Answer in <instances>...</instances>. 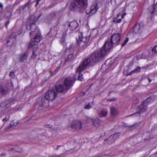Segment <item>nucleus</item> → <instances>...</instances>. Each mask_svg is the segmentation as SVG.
<instances>
[{"label": "nucleus", "instance_id": "f257e3e1", "mask_svg": "<svg viewBox=\"0 0 157 157\" xmlns=\"http://www.w3.org/2000/svg\"><path fill=\"white\" fill-rule=\"evenodd\" d=\"M108 51L103 46L99 50L95 51L93 52L90 58H87L84 59L82 63L80 65V67H82V69L86 68L90 63L91 65L93 66L96 63L98 62L106 55Z\"/></svg>", "mask_w": 157, "mask_h": 157}, {"label": "nucleus", "instance_id": "f03ea898", "mask_svg": "<svg viewBox=\"0 0 157 157\" xmlns=\"http://www.w3.org/2000/svg\"><path fill=\"white\" fill-rule=\"evenodd\" d=\"M57 86H55L51 90H48L46 93L44 98H42L38 106L39 110H41L43 107H47L49 106V101H52L57 97V93H60L56 89Z\"/></svg>", "mask_w": 157, "mask_h": 157}, {"label": "nucleus", "instance_id": "7ed1b4c3", "mask_svg": "<svg viewBox=\"0 0 157 157\" xmlns=\"http://www.w3.org/2000/svg\"><path fill=\"white\" fill-rule=\"evenodd\" d=\"M78 35V39L76 38L77 47L79 50L82 51L90 44V36H83L82 33H79Z\"/></svg>", "mask_w": 157, "mask_h": 157}, {"label": "nucleus", "instance_id": "20e7f679", "mask_svg": "<svg viewBox=\"0 0 157 157\" xmlns=\"http://www.w3.org/2000/svg\"><path fill=\"white\" fill-rule=\"evenodd\" d=\"M121 35L119 33L114 34L111 36L110 40H108L105 43L104 46L109 51L111 48L120 44L121 39Z\"/></svg>", "mask_w": 157, "mask_h": 157}, {"label": "nucleus", "instance_id": "39448f33", "mask_svg": "<svg viewBox=\"0 0 157 157\" xmlns=\"http://www.w3.org/2000/svg\"><path fill=\"white\" fill-rule=\"evenodd\" d=\"M75 80L74 78L69 77L66 78L64 81V85H59L56 87V89L60 93H64L66 92L73 85Z\"/></svg>", "mask_w": 157, "mask_h": 157}, {"label": "nucleus", "instance_id": "423d86ee", "mask_svg": "<svg viewBox=\"0 0 157 157\" xmlns=\"http://www.w3.org/2000/svg\"><path fill=\"white\" fill-rule=\"evenodd\" d=\"M151 97H148L146 100L143 101L140 106L139 107L138 109L139 110L138 112L135 114H133L132 115L137 114H140V113H143L145 111L147 108V105L151 101Z\"/></svg>", "mask_w": 157, "mask_h": 157}, {"label": "nucleus", "instance_id": "0eeeda50", "mask_svg": "<svg viewBox=\"0 0 157 157\" xmlns=\"http://www.w3.org/2000/svg\"><path fill=\"white\" fill-rule=\"evenodd\" d=\"M41 14H40L38 17L37 19H36L34 17V16H32L31 17V19L34 18L32 22L30 21V23L29 25H28L26 26V29L28 30H29H29H31V33H30V35L31 36H32V35H33L34 33L35 32V30H37L36 27L35 25V24L36 22V21L41 16Z\"/></svg>", "mask_w": 157, "mask_h": 157}, {"label": "nucleus", "instance_id": "6e6552de", "mask_svg": "<svg viewBox=\"0 0 157 157\" xmlns=\"http://www.w3.org/2000/svg\"><path fill=\"white\" fill-rule=\"evenodd\" d=\"M99 9L98 6V4L97 3H93L91 6L90 10H87L86 13L87 14H90V15H92L96 13Z\"/></svg>", "mask_w": 157, "mask_h": 157}, {"label": "nucleus", "instance_id": "1a4fd4ad", "mask_svg": "<svg viewBox=\"0 0 157 157\" xmlns=\"http://www.w3.org/2000/svg\"><path fill=\"white\" fill-rule=\"evenodd\" d=\"M143 25L142 23H136L132 28V31L135 33H140Z\"/></svg>", "mask_w": 157, "mask_h": 157}, {"label": "nucleus", "instance_id": "9d476101", "mask_svg": "<svg viewBox=\"0 0 157 157\" xmlns=\"http://www.w3.org/2000/svg\"><path fill=\"white\" fill-rule=\"evenodd\" d=\"M75 2L78 4L79 8L85 9L87 6V0H75Z\"/></svg>", "mask_w": 157, "mask_h": 157}, {"label": "nucleus", "instance_id": "9b49d317", "mask_svg": "<svg viewBox=\"0 0 157 157\" xmlns=\"http://www.w3.org/2000/svg\"><path fill=\"white\" fill-rule=\"evenodd\" d=\"M71 127L74 129H80L82 128V123L80 121H73L71 124Z\"/></svg>", "mask_w": 157, "mask_h": 157}, {"label": "nucleus", "instance_id": "f8f14e48", "mask_svg": "<svg viewBox=\"0 0 157 157\" xmlns=\"http://www.w3.org/2000/svg\"><path fill=\"white\" fill-rule=\"evenodd\" d=\"M67 25L68 27L71 31L75 30L78 26L77 22L75 21L71 22L69 23H68Z\"/></svg>", "mask_w": 157, "mask_h": 157}, {"label": "nucleus", "instance_id": "ddd939ff", "mask_svg": "<svg viewBox=\"0 0 157 157\" xmlns=\"http://www.w3.org/2000/svg\"><path fill=\"white\" fill-rule=\"evenodd\" d=\"M28 52H25L21 54L19 56V61L21 62H23L25 60H26L28 56Z\"/></svg>", "mask_w": 157, "mask_h": 157}, {"label": "nucleus", "instance_id": "4468645a", "mask_svg": "<svg viewBox=\"0 0 157 157\" xmlns=\"http://www.w3.org/2000/svg\"><path fill=\"white\" fill-rule=\"evenodd\" d=\"M77 4V3L75 2V0L72 2L69 7L70 10L72 11H75L78 10L79 8V7L76 4Z\"/></svg>", "mask_w": 157, "mask_h": 157}, {"label": "nucleus", "instance_id": "2eb2a0df", "mask_svg": "<svg viewBox=\"0 0 157 157\" xmlns=\"http://www.w3.org/2000/svg\"><path fill=\"white\" fill-rule=\"evenodd\" d=\"M79 67L80 65L79 66V67L77 68L76 72L77 73H78V79L80 81H82L83 78V77L81 73V72L85 69L86 68H85L83 69H82V67L81 66V67L80 68Z\"/></svg>", "mask_w": 157, "mask_h": 157}, {"label": "nucleus", "instance_id": "dca6fc26", "mask_svg": "<svg viewBox=\"0 0 157 157\" xmlns=\"http://www.w3.org/2000/svg\"><path fill=\"white\" fill-rule=\"evenodd\" d=\"M41 36L40 32L37 33L36 34L35 37L34 38V40L35 43H38L40 40Z\"/></svg>", "mask_w": 157, "mask_h": 157}, {"label": "nucleus", "instance_id": "f3484780", "mask_svg": "<svg viewBox=\"0 0 157 157\" xmlns=\"http://www.w3.org/2000/svg\"><path fill=\"white\" fill-rule=\"evenodd\" d=\"M108 114V111L105 109H103L99 113V115L100 117H105L107 116Z\"/></svg>", "mask_w": 157, "mask_h": 157}, {"label": "nucleus", "instance_id": "a211bd4d", "mask_svg": "<svg viewBox=\"0 0 157 157\" xmlns=\"http://www.w3.org/2000/svg\"><path fill=\"white\" fill-rule=\"evenodd\" d=\"M91 120L93 122V124L95 126L98 127V126L100 122L99 119H91Z\"/></svg>", "mask_w": 157, "mask_h": 157}, {"label": "nucleus", "instance_id": "6ab92c4d", "mask_svg": "<svg viewBox=\"0 0 157 157\" xmlns=\"http://www.w3.org/2000/svg\"><path fill=\"white\" fill-rule=\"evenodd\" d=\"M156 7V5L154 4L149 7V10L151 14H153L154 13Z\"/></svg>", "mask_w": 157, "mask_h": 157}, {"label": "nucleus", "instance_id": "aec40b11", "mask_svg": "<svg viewBox=\"0 0 157 157\" xmlns=\"http://www.w3.org/2000/svg\"><path fill=\"white\" fill-rule=\"evenodd\" d=\"M111 113L112 115L115 116L118 113V112L117 109L113 107L111 108Z\"/></svg>", "mask_w": 157, "mask_h": 157}, {"label": "nucleus", "instance_id": "412c9836", "mask_svg": "<svg viewBox=\"0 0 157 157\" xmlns=\"http://www.w3.org/2000/svg\"><path fill=\"white\" fill-rule=\"evenodd\" d=\"M140 67H138L134 70L131 71L130 73L128 74V75H131L134 73H137L140 72Z\"/></svg>", "mask_w": 157, "mask_h": 157}, {"label": "nucleus", "instance_id": "4be33fe9", "mask_svg": "<svg viewBox=\"0 0 157 157\" xmlns=\"http://www.w3.org/2000/svg\"><path fill=\"white\" fill-rule=\"evenodd\" d=\"M106 140L109 141L108 142V144H110L113 142L115 140H114V139L113 138V136L112 135L110 136Z\"/></svg>", "mask_w": 157, "mask_h": 157}, {"label": "nucleus", "instance_id": "5701e85b", "mask_svg": "<svg viewBox=\"0 0 157 157\" xmlns=\"http://www.w3.org/2000/svg\"><path fill=\"white\" fill-rule=\"evenodd\" d=\"M12 100L11 101H7L4 105V107L5 108H8L10 107L11 105V103L12 102Z\"/></svg>", "mask_w": 157, "mask_h": 157}, {"label": "nucleus", "instance_id": "b1692460", "mask_svg": "<svg viewBox=\"0 0 157 157\" xmlns=\"http://www.w3.org/2000/svg\"><path fill=\"white\" fill-rule=\"evenodd\" d=\"M56 13L55 12H52L48 16V19L50 20L52 19L55 17L56 16Z\"/></svg>", "mask_w": 157, "mask_h": 157}, {"label": "nucleus", "instance_id": "393cba45", "mask_svg": "<svg viewBox=\"0 0 157 157\" xmlns=\"http://www.w3.org/2000/svg\"><path fill=\"white\" fill-rule=\"evenodd\" d=\"M0 91L3 94H6L7 90L5 89L2 86H0Z\"/></svg>", "mask_w": 157, "mask_h": 157}, {"label": "nucleus", "instance_id": "a878e982", "mask_svg": "<svg viewBox=\"0 0 157 157\" xmlns=\"http://www.w3.org/2000/svg\"><path fill=\"white\" fill-rule=\"evenodd\" d=\"M37 43H35V42L33 41H31L29 44L28 47L29 48H31V47L33 46H37Z\"/></svg>", "mask_w": 157, "mask_h": 157}, {"label": "nucleus", "instance_id": "bb28decb", "mask_svg": "<svg viewBox=\"0 0 157 157\" xmlns=\"http://www.w3.org/2000/svg\"><path fill=\"white\" fill-rule=\"evenodd\" d=\"M59 69V67L58 68L56 69L54 71H50L49 72L51 73V76H53L55 75L58 71Z\"/></svg>", "mask_w": 157, "mask_h": 157}, {"label": "nucleus", "instance_id": "cd10ccee", "mask_svg": "<svg viewBox=\"0 0 157 157\" xmlns=\"http://www.w3.org/2000/svg\"><path fill=\"white\" fill-rule=\"evenodd\" d=\"M6 8L8 11L11 12L13 10V6L12 5H8L7 6Z\"/></svg>", "mask_w": 157, "mask_h": 157}, {"label": "nucleus", "instance_id": "c85d7f7f", "mask_svg": "<svg viewBox=\"0 0 157 157\" xmlns=\"http://www.w3.org/2000/svg\"><path fill=\"white\" fill-rule=\"evenodd\" d=\"M110 60L109 59H108L107 60L105 63V65H111L113 63L112 62L111 63H110Z\"/></svg>", "mask_w": 157, "mask_h": 157}, {"label": "nucleus", "instance_id": "c756f323", "mask_svg": "<svg viewBox=\"0 0 157 157\" xmlns=\"http://www.w3.org/2000/svg\"><path fill=\"white\" fill-rule=\"evenodd\" d=\"M152 52L155 53H157V45L154 46L152 49Z\"/></svg>", "mask_w": 157, "mask_h": 157}, {"label": "nucleus", "instance_id": "7c9ffc66", "mask_svg": "<svg viewBox=\"0 0 157 157\" xmlns=\"http://www.w3.org/2000/svg\"><path fill=\"white\" fill-rule=\"evenodd\" d=\"M119 133H115L113 135V138L114 139V140H115L116 139L118 138L119 137Z\"/></svg>", "mask_w": 157, "mask_h": 157}, {"label": "nucleus", "instance_id": "2f4dec72", "mask_svg": "<svg viewBox=\"0 0 157 157\" xmlns=\"http://www.w3.org/2000/svg\"><path fill=\"white\" fill-rule=\"evenodd\" d=\"M128 41V38H126L125 39V40H124V41L123 43H122L121 44V46L122 47L124 46L127 44V43Z\"/></svg>", "mask_w": 157, "mask_h": 157}, {"label": "nucleus", "instance_id": "473e14b6", "mask_svg": "<svg viewBox=\"0 0 157 157\" xmlns=\"http://www.w3.org/2000/svg\"><path fill=\"white\" fill-rule=\"evenodd\" d=\"M72 54H71L68 55V56L66 57L65 59V61H68L70 59H71L72 57Z\"/></svg>", "mask_w": 157, "mask_h": 157}, {"label": "nucleus", "instance_id": "72a5a7b5", "mask_svg": "<svg viewBox=\"0 0 157 157\" xmlns=\"http://www.w3.org/2000/svg\"><path fill=\"white\" fill-rule=\"evenodd\" d=\"M74 47V45L72 44H71L70 45V46L68 47V48H67V51L68 50H72L73 51V48Z\"/></svg>", "mask_w": 157, "mask_h": 157}, {"label": "nucleus", "instance_id": "f704fd0d", "mask_svg": "<svg viewBox=\"0 0 157 157\" xmlns=\"http://www.w3.org/2000/svg\"><path fill=\"white\" fill-rule=\"evenodd\" d=\"M30 4V2H27L24 6H23V9L24 10L26 7L28 6Z\"/></svg>", "mask_w": 157, "mask_h": 157}, {"label": "nucleus", "instance_id": "c9c22d12", "mask_svg": "<svg viewBox=\"0 0 157 157\" xmlns=\"http://www.w3.org/2000/svg\"><path fill=\"white\" fill-rule=\"evenodd\" d=\"M10 76L11 78H13L14 77V72L11 71L10 72L9 75Z\"/></svg>", "mask_w": 157, "mask_h": 157}, {"label": "nucleus", "instance_id": "e433bc0d", "mask_svg": "<svg viewBox=\"0 0 157 157\" xmlns=\"http://www.w3.org/2000/svg\"><path fill=\"white\" fill-rule=\"evenodd\" d=\"M90 108L91 106L89 104L86 105L84 107V108L86 109H89Z\"/></svg>", "mask_w": 157, "mask_h": 157}, {"label": "nucleus", "instance_id": "4c0bfd02", "mask_svg": "<svg viewBox=\"0 0 157 157\" xmlns=\"http://www.w3.org/2000/svg\"><path fill=\"white\" fill-rule=\"evenodd\" d=\"M10 119V116H9L7 117H6L5 118H3L2 120V121H8Z\"/></svg>", "mask_w": 157, "mask_h": 157}, {"label": "nucleus", "instance_id": "58836bf2", "mask_svg": "<svg viewBox=\"0 0 157 157\" xmlns=\"http://www.w3.org/2000/svg\"><path fill=\"white\" fill-rule=\"evenodd\" d=\"M121 18H120L119 19L117 20L116 21L115 20H114L113 21L114 22H116L117 23H119L121 22Z\"/></svg>", "mask_w": 157, "mask_h": 157}, {"label": "nucleus", "instance_id": "ea45409f", "mask_svg": "<svg viewBox=\"0 0 157 157\" xmlns=\"http://www.w3.org/2000/svg\"><path fill=\"white\" fill-rule=\"evenodd\" d=\"M45 126L47 128H50L52 127V125L51 124H47L45 125Z\"/></svg>", "mask_w": 157, "mask_h": 157}, {"label": "nucleus", "instance_id": "a19ab883", "mask_svg": "<svg viewBox=\"0 0 157 157\" xmlns=\"http://www.w3.org/2000/svg\"><path fill=\"white\" fill-rule=\"evenodd\" d=\"M10 21L9 20L8 21L6 24V28H7L8 26V25L10 23Z\"/></svg>", "mask_w": 157, "mask_h": 157}, {"label": "nucleus", "instance_id": "79ce46f5", "mask_svg": "<svg viewBox=\"0 0 157 157\" xmlns=\"http://www.w3.org/2000/svg\"><path fill=\"white\" fill-rule=\"evenodd\" d=\"M3 5L2 3H0V8L1 10H2L3 8Z\"/></svg>", "mask_w": 157, "mask_h": 157}, {"label": "nucleus", "instance_id": "37998d69", "mask_svg": "<svg viewBox=\"0 0 157 157\" xmlns=\"http://www.w3.org/2000/svg\"><path fill=\"white\" fill-rule=\"evenodd\" d=\"M116 98H113L109 99V100L110 101H114L116 100Z\"/></svg>", "mask_w": 157, "mask_h": 157}, {"label": "nucleus", "instance_id": "c03bdc74", "mask_svg": "<svg viewBox=\"0 0 157 157\" xmlns=\"http://www.w3.org/2000/svg\"><path fill=\"white\" fill-rule=\"evenodd\" d=\"M91 85L88 88V89L87 90V91H89V92H90L91 91Z\"/></svg>", "mask_w": 157, "mask_h": 157}, {"label": "nucleus", "instance_id": "a18cd8bd", "mask_svg": "<svg viewBox=\"0 0 157 157\" xmlns=\"http://www.w3.org/2000/svg\"><path fill=\"white\" fill-rule=\"evenodd\" d=\"M65 42V40L64 39H63L61 41V44H63Z\"/></svg>", "mask_w": 157, "mask_h": 157}, {"label": "nucleus", "instance_id": "49530a36", "mask_svg": "<svg viewBox=\"0 0 157 157\" xmlns=\"http://www.w3.org/2000/svg\"><path fill=\"white\" fill-rule=\"evenodd\" d=\"M41 0H37L36 6L37 5L39 4V2Z\"/></svg>", "mask_w": 157, "mask_h": 157}, {"label": "nucleus", "instance_id": "de8ad7c7", "mask_svg": "<svg viewBox=\"0 0 157 157\" xmlns=\"http://www.w3.org/2000/svg\"><path fill=\"white\" fill-rule=\"evenodd\" d=\"M67 29H65V30L63 31V33L64 34H66L67 33Z\"/></svg>", "mask_w": 157, "mask_h": 157}, {"label": "nucleus", "instance_id": "09e8293b", "mask_svg": "<svg viewBox=\"0 0 157 157\" xmlns=\"http://www.w3.org/2000/svg\"><path fill=\"white\" fill-rule=\"evenodd\" d=\"M126 15V13H124L123 14H122L121 15V18H123L124 17V16L125 15Z\"/></svg>", "mask_w": 157, "mask_h": 157}, {"label": "nucleus", "instance_id": "8fccbe9b", "mask_svg": "<svg viewBox=\"0 0 157 157\" xmlns=\"http://www.w3.org/2000/svg\"><path fill=\"white\" fill-rule=\"evenodd\" d=\"M61 146V145H59V146H57V148H56V150H58V149H59V147H60Z\"/></svg>", "mask_w": 157, "mask_h": 157}, {"label": "nucleus", "instance_id": "3c124183", "mask_svg": "<svg viewBox=\"0 0 157 157\" xmlns=\"http://www.w3.org/2000/svg\"><path fill=\"white\" fill-rule=\"evenodd\" d=\"M148 81H149V82H151V79H150V78H148Z\"/></svg>", "mask_w": 157, "mask_h": 157}, {"label": "nucleus", "instance_id": "603ef678", "mask_svg": "<svg viewBox=\"0 0 157 157\" xmlns=\"http://www.w3.org/2000/svg\"><path fill=\"white\" fill-rule=\"evenodd\" d=\"M35 50L34 49L33 51V55H35Z\"/></svg>", "mask_w": 157, "mask_h": 157}, {"label": "nucleus", "instance_id": "864d4df0", "mask_svg": "<svg viewBox=\"0 0 157 157\" xmlns=\"http://www.w3.org/2000/svg\"><path fill=\"white\" fill-rule=\"evenodd\" d=\"M52 32V30L51 29L49 33V34H50Z\"/></svg>", "mask_w": 157, "mask_h": 157}, {"label": "nucleus", "instance_id": "5fc2aeb1", "mask_svg": "<svg viewBox=\"0 0 157 157\" xmlns=\"http://www.w3.org/2000/svg\"><path fill=\"white\" fill-rule=\"evenodd\" d=\"M12 122H11L10 124V125L11 126H13V125L12 124Z\"/></svg>", "mask_w": 157, "mask_h": 157}, {"label": "nucleus", "instance_id": "6e6d98bb", "mask_svg": "<svg viewBox=\"0 0 157 157\" xmlns=\"http://www.w3.org/2000/svg\"><path fill=\"white\" fill-rule=\"evenodd\" d=\"M10 42V41L9 40H8L7 41V43H8L9 42Z\"/></svg>", "mask_w": 157, "mask_h": 157}, {"label": "nucleus", "instance_id": "4d7b16f0", "mask_svg": "<svg viewBox=\"0 0 157 157\" xmlns=\"http://www.w3.org/2000/svg\"><path fill=\"white\" fill-rule=\"evenodd\" d=\"M5 155V154H1V156H2V155Z\"/></svg>", "mask_w": 157, "mask_h": 157}, {"label": "nucleus", "instance_id": "13d9d810", "mask_svg": "<svg viewBox=\"0 0 157 157\" xmlns=\"http://www.w3.org/2000/svg\"><path fill=\"white\" fill-rule=\"evenodd\" d=\"M125 11V9H124V10H123V12Z\"/></svg>", "mask_w": 157, "mask_h": 157}, {"label": "nucleus", "instance_id": "bf43d9fd", "mask_svg": "<svg viewBox=\"0 0 157 157\" xmlns=\"http://www.w3.org/2000/svg\"><path fill=\"white\" fill-rule=\"evenodd\" d=\"M155 154H157V152L155 153Z\"/></svg>", "mask_w": 157, "mask_h": 157}, {"label": "nucleus", "instance_id": "052dcab7", "mask_svg": "<svg viewBox=\"0 0 157 157\" xmlns=\"http://www.w3.org/2000/svg\"><path fill=\"white\" fill-rule=\"evenodd\" d=\"M155 157H157V156H155Z\"/></svg>", "mask_w": 157, "mask_h": 157}]
</instances>
